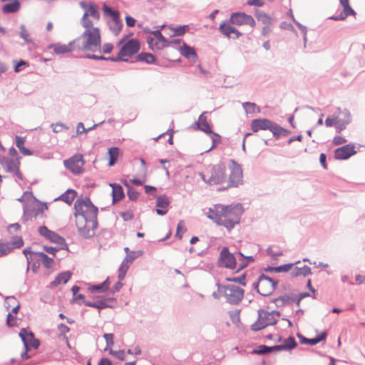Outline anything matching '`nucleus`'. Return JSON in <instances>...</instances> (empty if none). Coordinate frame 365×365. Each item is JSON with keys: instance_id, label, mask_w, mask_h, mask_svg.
Here are the masks:
<instances>
[{"instance_id": "51", "label": "nucleus", "mask_w": 365, "mask_h": 365, "mask_svg": "<svg viewBox=\"0 0 365 365\" xmlns=\"http://www.w3.org/2000/svg\"><path fill=\"white\" fill-rule=\"evenodd\" d=\"M21 36L26 41L28 40L29 36V32L24 25H21Z\"/></svg>"}, {"instance_id": "12", "label": "nucleus", "mask_w": 365, "mask_h": 365, "mask_svg": "<svg viewBox=\"0 0 365 365\" xmlns=\"http://www.w3.org/2000/svg\"><path fill=\"white\" fill-rule=\"evenodd\" d=\"M145 31L153 35V37H148L147 38V42L152 50L162 49L168 46V42L160 31H150L148 29Z\"/></svg>"}, {"instance_id": "37", "label": "nucleus", "mask_w": 365, "mask_h": 365, "mask_svg": "<svg viewBox=\"0 0 365 365\" xmlns=\"http://www.w3.org/2000/svg\"><path fill=\"white\" fill-rule=\"evenodd\" d=\"M247 113H259L260 108L254 103L246 102L242 104Z\"/></svg>"}, {"instance_id": "9", "label": "nucleus", "mask_w": 365, "mask_h": 365, "mask_svg": "<svg viewBox=\"0 0 365 365\" xmlns=\"http://www.w3.org/2000/svg\"><path fill=\"white\" fill-rule=\"evenodd\" d=\"M115 298H73L71 304H78L79 305L85 304L86 306L93 307L98 309L105 307H113V299Z\"/></svg>"}, {"instance_id": "31", "label": "nucleus", "mask_w": 365, "mask_h": 365, "mask_svg": "<svg viewBox=\"0 0 365 365\" xmlns=\"http://www.w3.org/2000/svg\"><path fill=\"white\" fill-rule=\"evenodd\" d=\"M297 346V343L294 339L292 336L288 337L284 341L283 344L274 346V350L281 351V350H289L294 348Z\"/></svg>"}, {"instance_id": "21", "label": "nucleus", "mask_w": 365, "mask_h": 365, "mask_svg": "<svg viewBox=\"0 0 365 365\" xmlns=\"http://www.w3.org/2000/svg\"><path fill=\"white\" fill-rule=\"evenodd\" d=\"M22 245L23 241L21 238H17L11 242H0V257L6 255L14 249L20 247Z\"/></svg>"}, {"instance_id": "13", "label": "nucleus", "mask_w": 365, "mask_h": 365, "mask_svg": "<svg viewBox=\"0 0 365 365\" xmlns=\"http://www.w3.org/2000/svg\"><path fill=\"white\" fill-rule=\"evenodd\" d=\"M230 23L237 26L248 25L252 28H254L256 25L253 17L244 12L232 14L230 16Z\"/></svg>"}, {"instance_id": "34", "label": "nucleus", "mask_w": 365, "mask_h": 365, "mask_svg": "<svg viewBox=\"0 0 365 365\" xmlns=\"http://www.w3.org/2000/svg\"><path fill=\"white\" fill-rule=\"evenodd\" d=\"M36 255L42 262V263L45 267L50 268L53 266V259L48 257L45 253L37 252V253H36Z\"/></svg>"}, {"instance_id": "44", "label": "nucleus", "mask_w": 365, "mask_h": 365, "mask_svg": "<svg viewBox=\"0 0 365 365\" xmlns=\"http://www.w3.org/2000/svg\"><path fill=\"white\" fill-rule=\"evenodd\" d=\"M187 231L185 223L183 221H180L176 230L175 236L178 237L180 239L182 238V235Z\"/></svg>"}, {"instance_id": "43", "label": "nucleus", "mask_w": 365, "mask_h": 365, "mask_svg": "<svg viewBox=\"0 0 365 365\" xmlns=\"http://www.w3.org/2000/svg\"><path fill=\"white\" fill-rule=\"evenodd\" d=\"M257 18L258 21H261L264 26H269L272 24V19L267 14L258 13Z\"/></svg>"}, {"instance_id": "11", "label": "nucleus", "mask_w": 365, "mask_h": 365, "mask_svg": "<svg viewBox=\"0 0 365 365\" xmlns=\"http://www.w3.org/2000/svg\"><path fill=\"white\" fill-rule=\"evenodd\" d=\"M65 167L73 174H80L83 171L84 160L81 154L77 153L64 160Z\"/></svg>"}, {"instance_id": "7", "label": "nucleus", "mask_w": 365, "mask_h": 365, "mask_svg": "<svg viewBox=\"0 0 365 365\" xmlns=\"http://www.w3.org/2000/svg\"><path fill=\"white\" fill-rule=\"evenodd\" d=\"M279 317V313L278 312H267L264 309H259L258 311V318L251 325V330L258 331L268 326L274 325L277 323Z\"/></svg>"}, {"instance_id": "49", "label": "nucleus", "mask_w": 365, "mask_h": 365, "mask_svg": "<svg viewBox=\"0 0 365 365\" xmlns=\"http://www.w3.org/2000/svg\"><path fill=\"white\" fill-rule=\"evenodd\" d=\"M355 281L357 284H365V273L362 272L356 275Z\"/></svg>"}, {"instance_id": "32", "label": "nucleus", "mask_w": 365, "mask_h": 365, "mask_svg": "<svg viewBox=\"0 0 365 365\" xmlns=\"http://www.w3.org/2000/svg\"><path fill=\"white\" fill-rule=\"evenodd\" d=\"M123 24L120 20V16L112 18V20L109 22L110 29L114 33L115 35H118L121 29Z\"/></svg>"}, {"instance_id": "54", "label": "nucleus", "mask_w": 365, "mask_h": 365, "mask_svg": "<svg viewBox=\"0 0 365 365\" xmlns=\"http://www.w3.org/2000/svg\"><path fill=\"white\" fill-rule=\"evenodd\" d=\"M121 217L125 220H130V219H132L133 217V213L130 210H128V211H126V212H123L121 213Z\"/></svg>"}, {"instance_id": "3", "label": "nucleus", "mask_w": 365, "mask_h": 365, "mask_svg": "<svg viewBox=\"0 0 365 365\" xmlns=\"http://www.w3.org/2000/svg\"><path fill=\"white\" fill-rule=\"evenodd\" d=\"M98 208L88 198L78 199L74 203V217L80 235L90 238L98 226Z\"/></svg>"}, {"instance_id": "6", "label": "nucleus", "mask_w": 365, "mask_h": 365, "mask_svg": "<svg viewBox=\"0 0 365 365\" xmlns=\"http://www.w3.org/2000/svg\"><path fill=\"white\" fill-rule=\"evenodd\" d=\"M119 45H122V46L118 56L115 58H110V60L113 61H127L130 57L136 54L140 48V41L138 39L132 38L126 41V37L120 41Z\"/></svg>"}, {"instance_id": "16", "label": "nucleus", "mask_w": 365, "mask_h": 365, "mask_svg": "<svg viewBox=\"0 0 365 365\" xmlns=\"http://www.w3.org/2000/svg\"><path fill=\"white\" fill-rule=\"evenodd\" d=\"M4 305L9 310L11 307V312H9L7 315L6 323L9 327H14L16 325V319L13 317L12 313L16 314L20 307V304L17 302L16 298H6Z\"/></svg>"}, {"instance_id": "57", "label": "nucleus", "mask_w": 365, "mask_h": 365, "mask_svg": "<svg viewBox=\"0 0 365 365\" xmlns=\"http://www.w3.org/2000/svg\"><path fill=\"white\" fill-rule=\"evenodd\" d=\"M247 4L250 6H262L264 2L262 0H250L247 1Z\"/></svg>"}, {"instance_id": "60", "label": "nucleus", "mask_w": 365, "mask_h": 365, "mask_svg": "<svg viewBox=\"0 0 365 365\" xmlns=\"http://www.w3.org/2000/svg\"><path fill=\"white\" fill-rule=\"evenodd\" d=\"M88 130L84 128L83 123H78L76 128L77 134H81L83 133H87Z\"/></svg>"}, {"instance_id": "24", "label": "nucleus", "mask_w": 365, "mask_h": 365, "mask_svg": "<svg viewBox=\"0 0 365 365\" xmlns=\"http://www.w3.org/2000/svg\"><path fill=\"white\" fill-rule=\"evenodd\" d=\"M0 163L6 171H17L19 163L17 159H11L8 157H3L0 159Z\"/></svg>"}, {"instance_id": "56", "label": "nucleus", "mask_w": 365, "mask_h": 365, "mask_svg": "<svg viewBox=\"0 0 365 365\" xmlns=\"http://www.w3.org/2000/svg\"><path fill=\"white\" fill-rule=\"evenodd\" d=\"M113 48V46L111 43H105L103 46V52L105 53H109L112 51Z\"/></svg>"}, {"instance_id": "29", "label": "nucleus", "mask_w": 365, "mask_h": 365, "mask_svg": "<svg viewBox=\"0 0 365 365\" xmlns=\"http://www.w3.org/2000/svg\"><path fill=\"white\" fill-rule=\"evenodd\" d=\"M110 186L112 187L113 203L120 201L124 197L123 189L120 185L115 183H110Z\"/></svg>"}, {"instance_id": "23", "label": "nucleus", "mask_w": 365, "mask_h": 365, "mask_svg": "<svg viewBox=\"0 0 365 365\" xmlns=\"http://www.w3.org/2000/svg\"><path fill=\"white\" fill-rule=\"evenodd\" d=\"M219 30L223 35L228 38H237L241 36V33L229 24L222 23L220 24Z\"/></svg>"}, {"instance_id": "61", "label": "nucleus", "mask_w": 365, "mask_h": 365, "mask_svg": "<svg viewBox=\"0 0 365 365\" xmlns=\"http://www.w3.org/2000/svg\"><path fill=\"white\" fill-rule=\"evenodd\" d=\"M135 19L131 16H126L125 17V22L128 26L129 27H133L135 24Z\"/></svg>"}, {"instance_id": "8", "label": "nucleus", "mask_w": 365, "mask_h": 365, "mask_svg": "<svg viewBox=\"0 0 365 365\" xmlns=\"http://www.w3.org/2000/svg\"><path fill=\"white\" fill-rule=\"evenodd\" d=\"M251 129L253 132L257 133L259 130H270L274 135L279 136L282 134L284 129L277 123L267 118L254 119L250 123Z\"/></svg>"}, {"instance_id": "1", "label": "nucleus", "mask_w": 365, "mask_h": 365, "mask_svg": "<svg viewBox=\"0 0 365 365\" xmlns=\"http://www.w3.org/2000/svg\"><path fill=\"white\" fill-rule=\"evenodd\" d=\"M80 6L84 9V14L81 19V24L84 31L78 40L80 51H97L101 48V35L98 27L95 26L94 22L100 19V13L96 6L85 1L80 2Z\"/></svg>"}, {"instance_id": "14", "label": "nucleus", "mask_w": 365, "mask_h": 365, "mask_svg": "<svg viewBox=\"0 0 365 365\" xmlns=\"http://www.w3.org/2000/svg\"><path fill=\"white\" fill-rule=\"evenodd\" d=\"M289 269H292V274L293 276H307L311 272L310 268L307 266H304L302 267L295 266L293 267L292 264H286L272 268V270H274L275 272H287Z\"/></svg>"}, {"instance_id": "22", "label": "nucleus", "mask_w": 365, "mask_h": 365, "mask_svg": "<svg viewBox=\"0 0 365 365\" xmlns=\"http://www.w3.org/2000/svg\"><path fill=\"white\" fill-rule=\"evenodd\" d=\"M349 122L350 113L346 110L340 111L339 113L335 116V127L339 132L344 129Z\"/></svg>"}, {"instance_id": "63", "label": "nucleus", "mask_w": 365, "mask_h": 365, "mask_svg": "<svg viewBox=\"0 0 365 365\" xmlns=\"http://www.w3.org/2000/svg\"><path fill=\"white\" fill-rule=\"evenodd\" d=\"M21 66H29L28 63L26 62V61H20L15 66V68H14V71L15 72H19L21 68Z\"/></svg>"}, {"instance_id": "53", "label": "nucleus", "mask_w": 365, "mask_h": 365, "mask_svg": "<svg viewBox=\"0 0 365 365\" xmlns=\"http://www.w3.org/2000/svg\"><path fill=\"white\" fill-rule=\"evenodd\" d=\"M232 322L235 324L237 327H240V317L239 314H235L231 316Z\"/></svg>"}, {"instance_id": "15", "label": "nucleus", "mask_w": 365, "mask_h": 365, "mask_svg": "<svg viewBox=\"0 0 365 365\" xmlns=\"http://www.w3.org/2000/svg\"><path fill=\"white\" fill-rule=\"evenodd\" d=\"M51 48H53V51L56 54H64L66 53L80 51V47H78V40L73 39L68 44L55 43L50 46Z\"/></svg>"}, {"instance_id": "10", "label": "nucleus", "mask_w": 365, "mask_h": 365, "mask_svg": "<svg viewBox=\"0 0 365 365\" xmlns=\"http://www.w3.org/2000/svg\"><path fill=\"white\" fill-rule=\"evenodd\" d=\"M276 284L271 278L262 275L256 284V289L262 297H268L274 290Z\"/></svg>"}, {"instance_id": "30", "label": "nucleus", "mask_w": 365, "mask_h": 365, "mask_svg": "<svg viewBox=\"0 0 365 365\" xmlns=\"http://www.w3.org/2000/svg\"><path fill=\"white\" fill-rule=\"evenodd\" d=\"M197 127L199 130H202L205 133H212L211 127L208 123L207 118L204 113L200 115L198 121L197 123Z\"/></svg>"}, {"instance_id": "17", "label": "nucleus", "mask_w": 365, "mask_h": 365, "mask_svg": "<svg viewBox=\"0 0 365 365\" xmlns=\"http://www.w3.org/2000/svg\"><path fill=\"white\" fill-rule=\"evenodd\" d=\"M38 231L40 235L52 242L56 243L59 245L65 244V240L63 237H61L55 232L48 230L46 226L39 227Z\"/></svg>"}, {"instance_id": "4", "label": "nucleus", "mask_w": 365, "mask_h": 365, "mask_svg": "<svg viewBox=\"0 0 365 365\" xmlns=\"http://www.w3.org/2000/svg\"><path fill=\"white\" fill-rule=\"evenodd\" d=\"M242 213L243 208L240 205L217 204L210 207L206 215L209 219L230 230L240 222Z\"/></svg>"}, {"instance_id": "28", "label": "nucleus", "mask_w": 365, "mask_h": 365, "mask_svg": "<svg viewBox=\"0 0 365 365\" xmlns=\"http://www.w3.org/2000/svg\"><path fill=\"white\" fill-rule=\"evenodd\" d=\"M1 1H9L2 7V11L4 14L14 13L18 11L20 9V2L19 0H1Z\"/></svg>"}, {"instance_id": "39", "label": "nucleus", "mask_w": 365, "mask_h": 365, "mask_svg": "<svg viewBox=\"0 0 365 365\" xmlns=\"http://www.w3.org/2000/svg\"><path fill=\"white\" fill-rule=\"evenodd\" d=\"M130 264H128V260L126 261H122L121 264H120V266L119 267V269H118V279L120 281L123 280L125 277V274L130 267Z\"/></svg>"}, {"instance_id": "58", "label": "nucleus", "mask_w": 365, "mask_h": 365, "mask_svg": "<svg viewBox=\"0 0 365 365\" xmlns=\"http://www.w3.org/2000/svg\"><path fill=\"white\" fill-rule=\"evenodd\" d=\"M128 196L130 200H134L138 197V192L130 189L128 192Z\"/></svg>"}, {"instance_id": "52", "label": "nucleus", "mask_w": 365, "mask_h": 365, "mask_svg": "<svg viewBox=\"0 0 365 365\" xmlns=\"http://www.w3.org/2000/svg\"><path fill=\"white\" fill-rule=\"evenodd\" d=\"M24 139L21 137L16 136V147L20 150L22 147H24Z\"/></svg>"}, {"instance_id": "40", "label": "nucleus", "mask_w": 365, "mask_h": 365, "mask_svg": "<svg viewBox=\"0 0 365 365\" xmlns=\"http://www.w3.org/2000/svg\"><path fill=\"white\" fill-rule=\"evenodd\" d=\"M137 58L138 61H144L148 63H153L155 61V56L149 53H141L138 55Z\"/></svg>"}, {"instance_id": "35", "label": "nucleus", "mask_w": 365, "mask_h": 365, "mask_svg": "<svg viewBox=\"0 0 365 365\" xmlns=\"http://www.w3.org/2000/svg\"><path fill=\"white\" fill-rule=\"evenodd\" d=\"M76 192L74 190H68L61 196V199L68 205H71L76 197Z\"/></svg>"}, {"instance_id": "36", "label": "nucleus", "mask_w": 365, "mask_h": 365, "mask_svg": "<svg viewBox=\"0 0 365 365\" xmlns=\"http://www.w3.org/2000/svg\"><path fill=\"white\" fill-rule=\"evenodd\" d=\"M108 287H109V282H108V279H107L101 284L91 286L89 287V290L91 292L102 293V292H104L105 291L108 290Z\"/></svg>"}, {"instance_id": "26", "label": "nucleus", "mask_w": 365, "mask_h": 365, "mask_svg": "<svg viewBox=\"0 0 365 365\" xmlns=\"http://www.w3.org/2000/svg\"><path fill=\"white\" fill-rule=\"evenodd\" d=\"M156 205L158 207L156 212L159 215H164L168 212V207L169 205V200L165 195L159 196L157 198Z\"/></svg>"}, {"instance_id": "33", "label": "nucleus", "mask_w": 365, "mask_h": 365, "mask_svg": "<svg viewBox=\"0 0 365 365\" xmlns=\"http://www.w3.org/2000/svg\"><path fill=\"white\" fill-rule=\"evenodd\" d=\"M180 53L186 58H197V54L193 48L187 46L183 43L182 46L180 48Z\"/></svg>"}, {"instance_id": "45", "label": "nucleus", "mask_w": 365, "mask_h": 365, "mask_svg": "<svg viewBox=\"0 0 365 365\" xmlns=\"http://www.w3.org/2000/svg\"><path fill=\"white\" fill-rule=\"evenodd\" d=\"M208 134L210 135V137H211L212 140V145H211L210 148H209L206 150V152H208L210 150H212L214 148H215L217 146V145L219 144L220 142V136L218 134L215 133L214 132H212V133H208Z\"/></svg>"}, {"instance_id": "38", "label": "nucleus", "mask_w": 365, "mask_h": 365, "mask_svg": "<svg viewBox=\"0 0 365 365\" xmlns=\"http://www.w3.org/2000/svg\"><path fill=\"white\" fill-rule=\"evenodd\" d=\"M108 155H109V158H110L108 165L109 166H112L117 161V159H118V155H119V150H118V148H115V147L110 148L108 150Z\"/></svg>"}, {"instance_id": "25", "label": "nucleus", "mask_w": 365, "mask_h": 365, "mask_svg": "<svg viewBox=\"0 0 365 365\" xmlns=\"http://www.w3.org/2000/svg\"><path fill=\"white\" fill-rule=\"evenodd\" d=\"M340 4L343 6V11L340 13V14L336 17H333L335 20H344L349 15L355 16L356 12L350 6L349 0H339Z\"/></svg>"}, {"instance_id": "42", "label": "nucleus", "mask_w": 365, "mask_h": 365, "mask_svg": "<svg viewBox=\"0 0 365 365\" xmlns=\"http://www.w3.org/2000/svg\"><path fill=\"white\" fill-rule=\"evenodd\" d=\"M297 336L299 339V341L302 344H309V345H314V344H317L318 342H319V335H317L315 338L310 339H307L300 334H298Z\"/></svg>"}, {"instance_id": "27", "label": "nucleus", "mask_w": 365, "mask_h": 365, "mask_svg": "<svg viewBox=\"0 0 365 365\" xmlns=\"http://www.w3.org/2000/svg\"><path fill=\"white\" fill-rule=\"evenodd\" d=\"M71 272L68 271L60 273L55 277L54 280L51 282L50 287H55L67 283V282L71 279Z\"/></svg>"}, {"instance_id": "59", "label": "nucleus", "mask_w": 365, "mask_h": 365, "mask_svg": "<svg viewBox=\"0 0 365 365\" xmlns=\"http://www.w3.org/2000/svg\"><path fill=\"white\" fill-rule=\"evenodd\" d=\"M135 258L136 256L133 253H130L126 255V257L123 259V261L128 260V264L131 265Z\"/></svg>"}, {"instance_id": "18", "label": "nucleus", "mask_w": 365, "mask_h": 365, "mask_svg": "<svg viewBox=\"0 0 365 365\" xmlns=\"http://www.w3.org/2000/svg\"><path fill=\"white\" fill-rule=\"evenodd\" d=\"M356 153V151L354 145L352 144H347L336 148L334 151V157L337 160H346Z\"/></svg>"}, {"instance_id": "47", "label": "nucleus", "mask_w": 365, "mask_h": 365, "mask_svg": "<svg viewBox=\"0 0 365 365\" xmlns=\"http://www.w3.org/2000/svg\"><path fill=\"white\" fill-rule=\"evenodd\" d=\"M188 30V26L185 25L182 26L177 27L175 29V34L176 36H182Z\"/></svg>"}, {"instance_id": "19", "label": "nucleus", "mask_w": 365, "mask_h": 365, "mask_svg": "<svg viewBox=\"0 0 365 365\" xmlns=\"http://www.w3.org/2000/svg\"><path fill=\"white\" fill-rule=\"evenodd\" d=\"M19 336L23 341L26 349H29L30 347H34L35 349L38 347L39 342L34 338L33 333L31 331H28L26 329H22L19 332Z\"/></svg>"}, {"instance_id": "5", "label": "nucleus", "mask_w": 365, "mask_h": 365, "mask_svg": "<svg viewBox=\"0 0 365 365\" xmlns=\"http://www.w3.org/2000/svg\"><path fill=\"white\" fill-rule=\"evenodd\" d=\"M252 261V257H245L239 252L237 259L230 253L227 247H223L220 255V263L226 268L240 271L245 268L250 262Z\"/></svg>"}, {"instance_id": "2", "label": "nucleus", "mask_w": 365, "mask_h": 365, "mask_svg": "<svg viewBox=\"0 0 365 365\" xmlns=\"http://www.w3.org/2000/svg\"><path fill=\"white\" fill-rule=\"evenodd\" d=\"M227 168L228 170L226 165L220 163L209 166L200 175L210 185L226 184L227 187L237 185L242 178L240 166L234 160H230Z\"/></svg>"}, {"instance_id": "46", "label": "nucleus", "mask_w": 365, "mask_h": 365, "mask_svg": "<svg viewBox=\"0 0 365 365\" xmlns=\"http://www.w3.org/2000/svg\"><path fill=\"white\" fill-rule=\"evenodd\" d=\"M103 10L105 12V14L110 15L112 18L119 16L118 11L112 10L110 7L107 6L106 5L103 6Z\"/></svg>"}, {"instance_id": "62", "label": "nucleus", "mask_w": 365, "mask_h": 365, "mask_svg": "<svg viewBox=\"0 0 365 365\" xmlns=\"http://www.w3.org/2000/svg\"><path fill=\"white\" fill-rule=\"evenodd\" d=\"M325 124L327 126H335V116L328 117L325 120Z\"/></svg>"}, {"instance_id": "64", "label": "nucleus", "mask_w": 365, "mask_h": 365, "mask_svg": "<svg viewBox=\"0 0 365 365\" xmlns=\"http://www.w3.org/2000/svg\"><path fill=\"white\" fill-rule=\"evenodd\" d=\"M58 330L60 331L61 333L66 334L69 331V328L67 326H66L63 324H61L58 326Z\"/></svg>"}, {"instance_id": "20", "label": "nucleus", "mask_w": 365, "mask_h": 365, "mask_svg": "<svg viewBox=\"0 0 365 365\" xmlns=\"http://www.w3.org/2000/svg\"><path fill=\"white\" fill-rule=\"evenodd\" d=\"M221 294L224 297H242L244 290L237 285L222 286L219 289Z\"/></svg>"}, {"instance_id": "55", "label": "nucleus", "mask_w": 365, "mask_h": 365, "mask_svg": "<svg viewBox=\"0 0 365 365\" xmlns=\"http://www.w3.org/2000/svg\"><path fill=\"white\" fill-rule=\"evenodd\" d=\"M346 142V140L344 137H341V136L334 137V138L333 140V143L335 145H341V144L345 143Z\"/></svg>"}, {"instance_id": "50", "label": "nucleus", "mask_w": 365, "mask_h": 365, "mask_svg": "<svg viewBox=\"0 0 365 365\" xmlns=\"http://www.w3.org/2000/svg\"><path fill=\"white\" fill-rule=\"evenodd\" d=\"M103 337L108 346H110L113 344V335L112 334H105Z\"/></svg>"}, {"instance_id": "41", "label": "nucleus", "mask_w": 365, "mask_h": 365, "mask_svg": "<svg viewBox=\"0 0 365 365\" xmlns=\"http://www.w3.org/2000/svg\"><path fill=\"white\" fill-rule=\"evenodd\" d=\"M130 353H131V351L130 349H128L127 351H123V350H120V351L110 350V354H112L113 356H115L116 358H118V359L122 360V361L126 360L127 355L130 354Z\"/></svg>"}, {"instance_id": "48", "label": "nucleus", "mask_w": 365, "mask_h": 365, "mask_svg": "<svg viewBox=\"0 0 365 365\" xmlns=\"http://www.w3.org/2000/svg\"><path fill=\"white\" fill-rule=\"evenodd\" d=\"M272 350H274V348H273V346H261L259 347V349L256 351H255V353H257V354H264V353H267V352H269Z\"/></svg>"}]
</instances>
